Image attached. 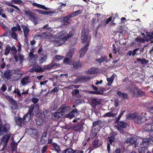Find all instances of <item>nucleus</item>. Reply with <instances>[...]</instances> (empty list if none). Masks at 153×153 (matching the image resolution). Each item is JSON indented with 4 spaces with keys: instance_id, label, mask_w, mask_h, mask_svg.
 Listing matches in <instances>:
<instances>
[{
    "instance_id": "nucleus-29",
    "label": "nucleus",
    "mask_w": 153,
    "mask_h": 153,
    "mask_svg": "<svg viewBox=\"0 0 153 153\" xmlns=\"http://www.w3.org/2000/svg\"><path fill=\"white\" fill-rule=\"evenodd\" d=\"M11 47L9 45H7L5 48V51L4 54L6 56H7L9 53L10 51L11 50Z\"/></svg>"
},
{
    "instance_id": "nucleus-9",
    "label": "nucleus",
    "mask_w": 153,
    "mask_h": 153,
    "mask_svg": "<svg viewBox=\"0 0 153 153\" xmlns=\"http://www.w3.org/2000/svg\"><path fill=\"white\" fill-rule=\"evenodd\" d=\"M70 107L69 106L66 105L65 104H63L57 111L60 110L61 113L64 114L65 113L68 112L70 110Z\"/></svg>"
},
{
    "instance_id": "nucleus-19",
    "label": "nucleus",
    "mask_w": 153,
    "mask_h": 153,
    "mask_svg": "<svg viewBox=\"0 0 153 153\" xmlns=\"http://www.w3.org/2000/svg\"><path fill=\"white\" fill-rule=\"evenodd\" d=\"M98 72V69L95 68H90L87 71V74H97Z\"/></svg>"
},
{
    "instance_id": "nucleus-44",
    "label": "nucleus",
    "mask_w": 153,
    "mask_h": 153,
    "mask_svg": "<svg viewBox=\"0 0 153 153\" xmlns=\"http://www.w3.org/2000/svg\"><path fill=\"white\" fill-rule=\"evenodd\" d=\"M25 14L30 18L34 14L32 12L29 10H25Z\"/></svg>"
},
{
    "instance_id": "nucleus-43",
    "label": "nucleus",
    "mask_w": 153,
    "mask_h": 153,
    "mask_svg": "<svg viewBox=\"0 0 153 153\" xmlns=\"http://www.w3.org/2000/svg\"><path fill=\"white\" fill-rule=\"evenodd\" d=\"M64 62L66 65L71 64V59L68 57H66L64 58Z\"/></svg>"
},
{
    "instance_id": "nucleus-61",
    "label": "nucleus",
    "mask_w": 153,
    "mask_h": 153,
    "mask_svg": "<svg viewBox=\"0 0 153 153\" xmlns=\"http://www.w3.org/2000/svg\"><path fill=\"white\" fill-rule=\"evenodd\" d=\"M39 100V99L38 98L33 97L32 98L31 101L34 104H36L38 102Z\"/></svg>"
},
{
    "instance_id": "nucleus-14",
    "label": "nucleus",
    "mask_w": 153,
    "mask_h": 153,
    "mask_svg": "<svg viewBox=\"0 0 153 153\" xmlns=\"http://www.w3.org/2000/svg\"><path fill=\"white\" fill-rule=\"evenodd\" d=\"M144 116L141 115H137L134 118L135 122L138 124H141L143 123V119L144 118Z\"/></svg>"
},
{
    "instance_id": "nucleus-22",
    "label": "nucleus",
    "mask_w": 153,
    "mask_h": 153,
    "mask_svg": "<svg viewBox=\"0 0 153 153\" xmlns=\"http://www.w3.org/2000/svg\"><path fill=\"white\" fill-rule=\"evenodd\" d=\"M97 99L96 98H93L91 99V103L93 106L95 107L97 105L101 104V101L97 100Z\"/></svg>"
},
{
    "instance_id": "nucleus-50",
    "label": "nucleus",
    "mask_w": 153,
    "mask_h": 153,
    "mask_svg": "<svg viewBox=\"0 0 153 153\" xmlns=\"http://www.w3.org/2000/svg\"><path fill=\"white\" fill-rule=\"evenodd\" d=\"M105 88H102L99 90H97V95H102L104 93V92L105 90Z\"/></svg>"
},
{
    "instance_id": "nucleus-15",
    "label": "nucleus",
    "mask_w": 153,
    "mask_h": 153,
    "mask_svg": "<svg viewBox=\"0 0 153 153\" xmlns=\"http://www.w3.org/2000/svg\"><path fill=\"white\" fill-rule=\"evenodd\" d=\"M98 131V129L97 128H94L91 131L90 136L91 138L93 139L97 136Z\"/></svg>"
},
{
    "instance_id": "nucleus-52",
    "label": "nucleus",
    "mask_w": 153,
    "mask_h": 153,
    "mask_svg": "<svg viewBox=\"0 0 153 153\" xmlns=\"http://www.w3.org/2000/svg\"><path fill=\"white\" fill-rule=\"evenodd\" d=\"M125 111V110L122 111L121 112L120 114L118 117H117L116 119V122H117L119 121L120 118L123 115V114Z\"/></svg>"
},
{
    "instance_id": "nucleus-27",
    "label": "nucleus",
    "mask_w": 153,
    "mask_h": 153,
    "mask_svg": "<svg viewBox=\"0 0 153 153\" xmlns=\"http://www.w3.org/2000/svg\"><path fill=\"white\" fill-rule=\"evenodd\" d=\"M11 71L8 69L6 70L4 73V78L7 79H10L11 76Z\"/></svg>"
},
{
    "instance_id": "nucleus-57",
    "label": "nucleus",
    "mask_w": 153,
    "mask_h": 153,
    "mask_svg": "<svg viewBox=\"0 0 153 153\" xmlns=\"http://www.w3.org/2000/svg\"><path fill=\"white\" fill-rule=\"evenodd\" d=\"M98 144V140H95L93 142V145L94 147L95 148H97Z\"/></svg>"
},
{
    "instance_id": "nucleus-49",
    "label": "nucleus",
    "mask_w": 153,
    "mask_h": 153,
    "mask_svg": "<svg viewBox=\"0 0 153 153\" xmlns=\"http://www.w3.org/2000/svg\"><path fill=\"white\" fill-rule=\"evenodd\" d=\"M135 41L137 42H141L142 43H144L145 41V40L144 39L142 38L141 37H137L135 39Z\"/></svg>"
},
{
    "instance_id": "nucleus-1",
    "label": "nucleus",
    "mask_w": 153,
    "mask_h": 153,
    "mask_svg": "<svg viewBox=\"0 0 153 153\" xmlns=\"http://www.w3.org/2000/svg\"><path fill=\"white\" fill-rule=\"evenodd\" d=\"M150 140L145 138L142 140V143L140 144V146L138 149L139 153H145L147 150L149 145Z\"/></svg>"
},
{
    "instance_id": "nucleus-2",
    "label": "nucleus",
    "mask_w": 153,
    "mask_h": 153,
    "mask_svg": "<svg viewBox=\"0 0 153 153\" xmlns=\"http://www.w3.org/2000/svg\"><path fill=\"white\" fill-rule=\"evenodd\" d=\"M91 38V36H89L88 33H86L85 30H83L81 33V36L82 43H84L86 42V43L88 42L89 43Z\"/></svg>"
},
{
    "instance_id": "nucleus-21",
    "label": "nucleus",
    "mask_w": 153,
    "mask_h": 153,
    "mask_svg": "<svg viewBox=\"0 0 153 153\" xmlns=\"http://www.w3.org/2000/svg\"><path fill=\"white\" fill-rule=\"evenodd\" d=\"M65 41L62 39H58L53 41V44L56 46L61 45L65 43Z\"/></svg>"
},
{
    "instance_id": "nucleus-26",
    "label": "nucleus",
    "mask_w": 153,
    "mask_h": 153,
    "mask_svg": "<svg viewBox=\"0 0 153 153\" xmlns=\"http://www.w3.org/2000/svg\"><path fill=\"white\" fill-rule=\"evenodd\" d=\"M91 79V77L88 76H82L79 77V79L81 82H87L89 81Z\"/></svg>"
},
{
    "instance_id": "nucleus-10",
    "label": "nucleus",
    "mask_w": 153,
    "mask_h": 153,
    "mask_svg": "<svg viewBox=\"0 0 153 153\" xmlns=\"http://www.w3.org/2000/svg\"><path fill=\"white\" fill-rule=\"evenodd\" d=\"M143 128L146 131L153 130V123L146 124L143 126Z\"/></svg>"
},
{
    "instance_id": "nucleus-31",
    "label": "nucleus",
    "mask_w": 153,
    "mask_h": 153,
    "mask_svg": "<svg viewBox=\"0 0 153 153\" xmlns=\"http://www.w3.org/2000/svg\"><path fill=\"white\" fill-rule=\"evenodd\" d=\"M16 121L17 124L19 126H22V123H23V119L20 117H17L16 119Z\"/></svg>"
},
{
    "instance_id": "nucleus-17",
    "label": "nucleus",
    "mask_w": 153,
    "mask_h": 153,
    "mask_svg": "<svg viewBox=\"0 0 153 153\" xmlns=\"http://www.w3.org/2000/svg\"><path fill=\"white\" fill-rule=\"evenodd\" d=\"M115 123H117L118 126L122 128H126L128 126V124L126 123H125L124 122L121 121H118L117 122H115Z\"/></svg>"
},
{
    "instance_id": "nucleus-23",
    "label": "nucleus",
    "mask_w": 153,
    "mask_h": 153,
    "mask_svg": "<svg viewBox=\"0 0 153 153\" xmlns=\"http://www.w3.org/2000/svg\"><path fill=\"white\" fill-rule=\"evenodd\" d=\"M146 38L145 40L147 42H148L153 39V35L151 34V32H146Z\"/></svg>"
},
{
    "instance_id": "nucleus-6",
    "label": "nucleus",
    "mask_w": 153,
    "mask_h": 153,
    "mask_svg": "<svg viewBox=\"0 0 153 153\" xmlns=\"http://www.w3.org/2000/svg\"><path fill=\"white\" fill-rule=\"evenodd\" d=\"M9 99L8 101L10 103V108L13 110L17 109L18 108V105L17 102L14 99L9 97Z\"/></svg>"
},
{
    "instance_id": "nucleus-42",
    "label": "nucleus",
    "mask_w": 153,
    "mask_h": 153,
    "mask_svg": "<svg viewBox=\"0 0 153 153\" xmlns=\"http://www.w3.org/2000/svg\"><path fill=\"white\" fill-rule=\"evenodd\" d=\"M136 116V114L134 113H131L126 115V118L128 119H134V120Z\"/></svg>"
},
{
    "instance_id": "nucleus-62",
    "label": "nucleus",
    "mask_w": 153,
    "mask_h": 153,
    "mask_svg": "<svg viewBox=\"0 0 153 153\" xmlns=\"http://www.w3.org/2000/svg\"><path fill=\"white\" fill-rule=\"evenodd\" d=\"M115 127L116 128L117 130L120 133L123 134L124 132V130L122 129V128H121L117 126H115Z\"/></svg>"
},
{
    "instance_id": "nucleus-60",
    "label": "nucleus",
    "mask_w": 153,
    "mask_h": 153,
    "mask_svg": "<svg viewBox=\"0 0 153 153\" xmlns=\"http://www.w3.org/2000/svg\"><path fill=\"white\" fill-rule=\"evenodd\" d=\"M117 134L116 132H112L110 134V137H109L111 138L115 139V137L117 135Z\"/></svg>"
},
{
    "instance_id": "nucleus-64",
    "label": "nucleus",
    "mask_w": 153,
    "mask_h": 153,
    "mask_svg": "<svg viewBox=\"0 0 153 153\" xmlns=\"http://www.w3.org/2000/svg\"><path fill=\"white\" fill-rule=\"evenodd\" d=\"M59 91V87H55L50 92L52 94H54L55 92H57Z\"/></svg>"
},
{
    "instance_id": "nucleus-59",
    "label": "nucleus",
    "mask_w": 153,
    "mask_h": 153,
    "mask_svg": "<svg viewBox=\"0 0 153 153\" xmlns=\"http://www.w3.org/2000/svg\"><path fill=\"white\" fill-rule=\"evenodd\" d=\"M18 55L19 56V61L21 62H22L24 59V56L22 54L20 53H19Z\"/></svg>"
},
{
    "instance_id": "nucleus-4",
    "label": "nucleus",
    "mask_w": 153,
    "mask_h": 153,
    "mask_svg": "<svg viewBox=\"0 0 153 153\" xmlns=\"http://www.w3.org/2000/svg\"><path fill=\"white\" fill-rule=\"evenodd\" d=\"M78 110L77 109H73L68 114L65 115V118H68L70 119H72L79 114Z\"/></svg>"
},
{
    "instance_id": "nucleus-40",
    "label": "nucleus",
    "mask_w": 153,
    "mask_h": 153,
    "mask_svg": "<svg viewBox=\"0 0 153 153\" xmlns=\"http://www.w3.org/2000/svg\"><path fill=\"white\" fill-rule=\"evenodd\" d=\"M74 150L71 148H69L64 150L62 153H74Z\"/></svg>"
},
{
    "instance_id": "nucleus-55",
    "label": "nucleus",
    "mask_w": 153,
    "mask_h": 153,
    "mask_svg": "<svg viewBox=\"0 0 153 153\" xmlns=\"http://www.w3.org/2000/svg\"><path fill=\"white\" fill-rule=\"evenodd\" d=\"M124 30H123V27L121 26H119L118 28L117 29L116 32L117 33H120L121 34H123L124 32Z\"/></svg>"
},
{
    "instance_id": "nucleus-41",
    "label": "nucleus",
    "mask_w": 153,
    "mask_h": 153,
    "mask_svg": "<svg viewBox=\"0 0 153 153\" xmlns=\"http://www.w3.org/2000/svg\"><path fill=\"white\" fill-rule=\"evenodd\" d=\"M81 13V11L79 10L73 12L72 13L70 14V15L71 17H73L76 16L80 14Z\"/></svg>"
},
{
    "instance_id": "nucleus-12",
    "label": "nucleus",
    "mask_w": 153,
    "mask_h": 153,
    "mask_svg": "<svg viewBox=\"0 0 153 153\" xmlns=\"http://www.w3.org/2000/svg\"><path fill=\"white\" fill-rule=\"evenodd\" d=\"M21 26L24 32V34L25 39L27 38L30 31V29L25 25H21Z\"/></svg>"
},
{
    "instance_id": "nucleus-25",
    "label": "nucleus",
    "mask_w": 153,
    "mask_h": 153,
    "mask_svg": "<svg viewBox=\"0 0 153 153\" xmlns=\"http://www.w3.org/2000/svg\"><path fill=\"white\" fill-rule=\"evenodd\" d=\"M114 78V75L113 74L110 77L107 78V80L108 82L107 85L108 86H110L111 85L113 82Z\"/></svg>"
},
{
    "instance_id": "nucleus-18",
    "label": "nucleus",
    "mask_w": 153,
    "mask_h": 153,
    "mask_svg": "<svg viewBox=\"0 0 153 153\" xmlns=\"http://www.w3.org/2000/svg\"><path fill=\"white\" fill-rule=\"evenodd\" d=\"M10 137V136L9 134H6L3 137L1 141V143L7 144Z\"/></svg>"
},
{
    "instance_id": "nucleus-47",
    "label": "nucleus",
    "mask_w": 153,
    "mask_h": 153,
    "mask_svg": "<svg viewBox=\"0 0 153 153\" xmlns=\"http://www.w3.org/2000/svg\"><path fill=\"white\" fill-rule=\"evenodd\" d=\"M102 122L100 120H99L93 122L92 124V126L93 127H95L97 125H100Z\"/></svg>"
},
{
    "instance_id": "nucleus-48",
    "label": "nucleus",
    "mask_w": 153,
    "mask_h": 153,
    "mask_svg": "<svg viewBox=\"0 0 153 153\" xmlns=\"http://www.w3.org/2000/svg\"><path fill=\"white\" fill-rule=\"evenodd\" d=\"M55 65L53 64H51L48 65H45L44 66V68L43 69V71L44 70H47L48 69H50L51 68H52L53 67H54Z\"/></svg>"
},
{
    "instance_id": "nucleus-35",
    "label": "nucleus",
    "mask_w": 153,
    "mask_h": 153,
    "mask_svg": "<svg viewBox=\"0 0 153 153\" xmlns=\"http://www.w3.org/2000/svg\"><path fill=\"white\" fill-rule=\"evenodd\" d=\"M71 17V16L70 14L66 16L62 17V22L65 24V23L68 22V21L69 19Z\"/></svg>"
},
{
    "instance_id": "nucleus-38",
    "label": "nucleus",
    "mask_w": 153,
    "mask_h": 153,
    "mask_svg": "<svg viewBox=\"0 0 153 153\" xmlns=\"http://www.w3.org/2000/svg\"><path fill=\"white\" fill-rule=\"evenodd\" d=\"M9 34L11 36V38L16 40L17 38V35L16 33L14 32L9 31Z\"/></svg>"
},
{
    "instance_id": "nucleus-5",
    "label": "nucleus",
    "mask_w": 153,
    "mask_h": 153,
    "mask_svg": "<svg viewBox=\"0 0 153 153\" xmlns=\"http://www.w3.org/2000/svg\"><path fill=\"white\" fill-rule=\"evenodd\" d=\"M39 109V105L38 104L36 105L32 104L29 108V112L32 116L38 112Z\"/></svg>"
},
{
    "instance_id": "nucleus-45",
    "label": "nucleus",
    "mask_w": 153,
    "mask_h": 153,
    "mask_svg": "<svg viewBox=\"0 0 153 153\" xmlns=\"http://www.w3.org/2000/svg\"><path fill=\"white\" fill-rule=\"evenodd\" d=\"M11 53L13 55H15L17 54V51L14 45H13L11 47Z\"/></svg>"
},
{
    "instance_id": "nucleus-7",
    "label": "nucleus",
    "mask_w": 153,
    "mask_h": 153,
    "mask_svg": "<svg viewBox=\"0 0 153 153\" xmlns=\"http://www.w3.org/2000/svg\"><path fill=\"white\" fill-rule=\"evenodd\" d=\"M89 46V43H86V45H84L81 49L79 51L80 53V57H81L84 56L88 50Z\"/></svg>"
},
{
    "instance_id": "nucleus-8",
    "label": "nucleus",
    "mask_w": 153,
    "mask_h": 153,
    "mask_svg": "<svg viewBox=\"0 0 153 153\" xmlns=\"http://www.w3.org/2000/svg\"><path fill=\"white\" fill-rule=\"evenodd\" d=\"M30 130L32 132L30 134L31 137L34 139L38 140L39 135L38 130L32 128H31Z\"/></svg>"
},
{
    "instance_id": "nucleus-34",
    "label": "nucleus",
    "mask_w": 153,
    "mask_h": 153,
    "mask_svg": "<svg viewBox=\"0 0 153 153\" xmlns=\"http://www.w3.org/2000/svg\"><path fill=\"white\" fill-rule=\"evenodd\" d=\"M137 139L132 137L128 138L126 140V142L128 143L134 144L136 143Z\"/></svg>"
},
{
    "instance_id": "nucleus-53",
    "label": "nucleus",
    "mask_w": 153,
    "mask_h": 153,
    "mask_svg": "<svg viewBox=\"0 0 153 153\" xmlns=\"http://www.w3.org/2000/svg\"><path fill=\"white\" fill-rule=\"evenodd\" d=\"M145 94V92L142 90L139 89L137 91V95L140 97L144 96Z\"/></svg>"
},
{
    "instance_id": "nucleus-30",
    "label": "nucleus",
    "mask_w": 153,
    "mask_h": 153,
    "mask_svg": "<svg viewBox=\"0 0 153 153\" xmlns=\"http://www.w3.org/2000/svg\"><path fill=\"white\" fill-rule=\"evenodd\" d=\"M51 146H52L58 153L60 152V146L56 143H52L51 145Z\"/></svg>"
},
{
    "instance_id": "nucleus-13",
    "label": "nucleus",
    "mask_w": 153,
    "mask_h": 153,
    "mask_svg": "<svg viewBox=\"0 0 153 153\" xmlns=\"http://www.w3.org/2000/svg\"><path fill=\"white\" fill-rule=\"evenodd\" d=\"M31 116V114L28 112L23 117V124L24 125L27 122L29 121Z\"/></svg>"
},
{
    "instance_id": "nucleus-51",
    "label": "nucleus",
    "mask_w": 153,
    "mask_h": 153,
    "mask_svg": "<svg viewBox=\"0 0 153 153\" xmlns=\"http://www.w3.org/2000/svg\"><path fill=\"white\" fill-rule=\"evenodd\" d=\"M30 20L35 24L37 23V17L35 16L34 14L31 18Z\"/></svg>"
},
{
    "instance_id": "nucleus-3",
    "label": "nucleus",
    "mask_w": 153,
    "mask_h": 153,
    "mask_svg": "<svg viewBox=\"0 0 153 153\" xmlns=\"http://www.w3.org/2000/svg\"><path fill=\"white\" fill-rule=\"evenodd\" d=\"M10 128V125L7 123L4 124H0V136L8 131Z\"/></svg>"
},
{
    "instance_id": "nucleus-46",
    "label": "nucleus",
    "mask_w": 153,
    "mask_h": 153,
    "mask_svg": "<svg viewBox=\"0 0 153 153\" xmlns=\"http://www.w3.org/2000/svg\"><path fill=\"white\" fill-rule=\"evenodd\" d=\"M29 77L28 76H26L24 77L21 81V83L23 85H25L26 84L29 79Z\"/></svg>"
},
{
    "instance_id": "nucleus-32",
    "label": "nucleus",
    "mask_w": 153,
    "mask_h": 153,
    "mask_svg": "<svg viewBox=\"0 0 153 153\" xmlns=\"http://www.w3.org/2000/svg\"><path fill=\"white\" fill-rule=\"evenodd\" d=\"M82 126L80 124L77 125L72 127V129L76 131H79L81 129Z\"/></svg>"
},
{
    "instance_id": "nucleus-24",
    "label": "nucleus",
    "mask_w": 153,
    "mask_h": 153,
    "mask_svg": "<svg viewBox=\"0 0 153 153\" xmlns=\"http://www.w3.org/2000/svg\"><path fill=\"white\" fill-rule=\"evenodd\" d=\"M74 68L75 69H78V68H81L82 65L79 62V60L76 62H74L72 63Z\"/></svg>"
},
{
    "instance_id": "nucleus-11",
    "label": "nucleus",
    "mask_w": 153,
    "mask_h": 153,
    "mask_svg": "<svg viewBox=\"0 0 153 153\" xmlns=\"http://www.w3.org/2000/svg\"><path fill=\"white\" fill-rule=\"evenodd\" d=\"M56 36L58 39H62L63 40H66V33L65 32L62 31L56 34Z\"/></svg>"
},
{
    "instance_id": "nucleus-20",
    "label": "nucleus",
    "mask_w": 153,
    "mask_h": 153,
    "mask_svg": "<svg viewBox=\"0 0 153 153\" xmlns=\"http://www.w3.org/2000/svg\"><path fill=\"white\" fill-rule=\"evenodd\" d=\"M108 59L107 56H102L99 58H98L95 60V62L100 65L103 62H106Z\"/></svg>"
},
{
    "instance_id": "nucleus-54",
    "label": "nucleus",
    "mask_w": 153,
    "mask_h": 153,
    "mask_svg": "<svg viewBox=\"0 0 153 153\" xmlns=\"http://www.w3.org/2000/svg\"><path fill=\"white\" fill-rule=\"evenodd\" d=\"M74 54V51H70L67 53L66 56L71 59L72 58V56Z\"/></svg>"
},
{
    "instance_id": "nucleus-28",
    "label": "nucleus",
    "mask_w": 153,
    "mask_h": 153,
    "mask_svg": "<svg viewBox=\"0 0 153 153\" xmlns=\"http://www.w3.org/2000/svg\"><path fill=\"white\" fill-rule=\"evenodd\" d=\"M36 10L37 12L39 13L42 15H48L49 14H52L53 13V12L51 11H46L39 9H36Z\"/></svg>"
},
{
    "instance_id": "nucleus-37",
    "label": "nucleus",
    "mask_w": 153,
    "mask_h": 153,
    "mask_svg": "<svg viewBox=\"0 0 153 153\" xmlns=\"http://www.w3.org/2000/svg\"><path fill=\"white\" fill-rule=\"evenodd\" d=\"M35 71L36 72H43V68L40 66H35Z\"/></svg>"
},
{
    "instance_id": "nucleus-39",
    "label": "nucleus",
    "mask_w": 153,
    "mask_h": 153,
    "mask_svg": "<svg viewBox=\"0 0 153 153\" xmlns=\"http://www.w3.org/2000/svg\"><path fill=\"white\" fill-rule=\"evenodd\" d=\"M116 114L115 113H112L111 112H109L105 113L103 115V117H114L115 116Z\"/></svg>"
},
{
    "instance_id": "nucleus-56",
    "label": "nucleus",
    "mask_w": 153,
    "mask_h": 153,
    "mask_svg": "<svg viewBox=\"0 0 153 153\" xmlns=\"http://www.w3.org/2000/svg\"><path fill=\"white\" fill-rule=\"evenodd\" d=\"M43 123L42 120L40 118H38L36 120V124L37 125L40 126Z\"/></svg>"
},
{
    "instance_id": "nucleus-33",
    "label": "nucleus",
    "mask_w": 153,
    "mask_h": 153,
    "mask_svg": "<svg viewBox=\"0 0 153 153\" xmlns=\"http://www.w3.org/2000/svg\"><path fill=\"white\" fill-rule=\"evenodd\" d=\"M18 145V143L13 142L11 144L12 152H14L16 150L17 146Z\"/></svg>"
},
{
    "instance_id": "nucleus-36",
    "label": "nucleus",
    "mask_w": 153,
    "mask_h": 153,
    "mask_svg": "<svg viewBox=\"0 0 153 153\" xmlns=\"http://www.w3.org/2000/svg\"><path fill=\"white\" fill-rule=\"evenodd\" d=\"M63 114L61 113L60 110L59 111L55 112L53 114L54 117L55 118H59L62 117Z\"/></svg>"
},
{
    "instance_id": "nucleus-58",
    "label": "nucleus",
    "mask_w": 153,
    "mask_h": 153,
    "mask_svg": "<svg viewBox=\"0 0 153 153\" xmlns=\"http://www.w3.org/2000/svg\"><path fill=\"white\" fill-rule=\"evenodd\" d=\"M106 25H105V22L104 21H102L101 22V23L98 25L97 27V28H98L100 27H106Z\"/></svg>"
},
{
    "instance_id": "nucleus-16",
    "label": "nucleus",
    "mask_w": 153,
    "mask_h": 153,
    "mask_svg": "<svg viewBox=\"0 0 153 153\" xmlns=\"http://www.w3.org/2000/svg\"><path fill=\"white\" fill-rule=\"evenodd\" d=\"M117 94L120 97H121L123 100L127 99L128 98V94L125 93H122L118 91L117 92Z\"/></svg>"
},
{
    "instance_id": "nucleus-63",
    "label": "nucleus",
    "mask_w": 153,
    "mask_h": 153,
    "mask_svg": "<svg viewBox=\"0 0 153 153\" xmlns=\"http://www.w3.org/2000/svg\"><path fill=\"white\" fill-rule=\"evenodd\" d=\"M20 70L19 68H16L14 71L15 73L17 75H20V77L22 76V74L20 73Z\"/></svg>"
}]
</instances>
